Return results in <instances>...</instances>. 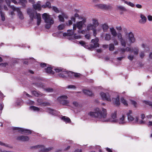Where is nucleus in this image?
<instances>
[{"label":"nucleus","instance_id":"obj_1","mask_svg":"<svg viewBox=\"0 0 152 152\" xmlns=\"http://www.w3.org/2000/svg\"><path fill=\"white\" fill-rule=\"evenodd\" d=\"M107 114V110L104 108L96 107L93 111L88 113V115L91 117L94 118L103 122H105V118Z\"/></svg>","mask_w":152,"mask_h":152},{"label":"nucleus","instance_id":"obj_2","mask_svg":"<svg viewBox=\"0 0 152 152\" xmlns=\"http://www.w3.org/2000/svg\"><path fill=\"white\" fill-rule=\"evenodd\" d=\"M56 71L59 73L58 74L59 76L62 78H68L70 77L73 78L74 77H78L81 75L80 73H74L71 72H68L65 69L62 68H58L56 69Z\"/></svg>","mask_w":152,"mask_h":152},{"label":"nucleus","instance_id":"obj_3","mask_svg":"<svg viewBox=\"0 0 152 152\" xmlns=\"http://www.w3.org/2000/svg\"><path fill=\"white\" fill-rule=\"evenodd\" d=\"M27 11L31 20H32L34 19H37V25L38 26L39 25L41 21L40 14L39 13L38 14L36 12L31 8L27 9Z\"/></svg>","mask_w":152,"mask_h":152},{"label":"nucleus","instance_id":"obj_4","mask_svg":"<svg viewBox=\"0 0 152 152\" xmlns=\"http://www.w3.org/2000/svg\"><path fill=\"white\" fill-rule=\"evenodd\" d=\"M42 17L45 23V28L47 29L49 28L54 23L53 18L51 15L46 13H44L42 15Z\"/></svg>","mask_w":152,"mask_h":152},{"label":"nucleus","instance_id":"obj_5","mask_svg":"<svg viewBox=\"0 0 152 152\" xmlns=\"http://www.w3.org/2000/svg\"><path fill=\"white\" fill-rule=\"evenodd\" d=\"M132 111L131 110H129L126 113V115L127 117L128 121L130 122L133 121L134 123H137L140 124H145V122L142 120H140L138 117H136L135 119L132 115Z\"/></svg>","mask_w":152,"mask_h":152},{"label":"nucleus","instance_id":"obj_6","mask_svg":"<svg viewBox=\"0 0 152 152\" xmlns=\"http://www.w3.org/2000/svg\"><path fill=\"white\" fill-rule=\"evenodd\" d=\"M63 36L64 37H67L69 40H72L74 39H80L81 36L80 35H76L75 34H74V32L72 30H68L67 33H64Z\"/></svg>","mask_w":152,"mask_h":152},{"label":"nucleus","instance_id":"obj_7","mask_svg":"<svg viewBox=\"0 0 152 152\" xmlns=\"http://www.w3.org/2000/svg\"><path fill=\"white\" fill-rule=\"evenodd\" d=\"M117 119V111L115 110L112 113L110 118H107V117L105 118L104 122H110L113 123H116Z\"/></svg>","mask_w":152,"mask_h":152},{"label":"nucleus","instance_id":"obj_8","mask_svg":"<svg viewBox=\"0 0 152 152\" xmlns=\"http://www.w3.org/2000/svg\"><path fill=\"white\" fill-rule=\"evenodd\" d=\"M67 98L68 97L66 95H63L59 97L57 100L60 104L63 105H66L69 102V101L66 100Z\"/></svg>","mask_w":152,"mask_h":152},{"label":"nucleus","instance_id":"obj_9","mask_svg":"<svg viewBox=\"0 0 152 152\" xmlns=\"http://www.w3.org/2000/svg\"><path fill=\"white\" fill-rule=\"evenodd\" d=\"M92 23L93 24L91 23L87 25L86 27L87 30L88 31L90 30H93L98 25L99 23L97 20L95 19L92 20Z\"/></svg>","mask_w":152,"mask_h":152},{"label":"nucleus","instance_id":"obj_10","mask_svg":"<svg viewBox=\"0 0 152 152\" xmlns=\"http://www.w3.org/2000/svg\"><path fill=\"white\" fill-rule=\"evenodd\" d=\"M99 94L102 99L103 100L109 102L111 101L110 96L108 93H104L103 92H101Z\"/></svg>","mask_w":152,"mask_h":152},{"label":"nucleus","instance_id":"obj_11","mask_svg":"<svg viewBox=\"0 0 152 152\" xmlns=\"http://www.w3.org/2000/svg\"><path fill=\"white\" fill-rule=\"evenodd\" d=\"M86 22V20L83 19L82 21L77 22L76 24H74L73 26V29L75 30L77 28L79 30H81L83 28Z\"/></svg>","mask_w":152,"mask_h":152},{"label":"nucleus","instance_id":"obj_12","mask_svg":"<svg viewBox=\"0 0 152 152\" xmlns=\"http://www.w3.org/2000/svg\"><path fill=\"white\" fill-rule=\"evenodd\" d=\"M34 148H39L40 151L43 152H48L52 150L53 148L52 147L45 148L44 145H38L34 146L32 147Z\"/></svg>","mask_w":152,"mask_h":152},{"label":"nucleus","instance_id":"obj_13","mask_svg":"<svg viewBox=\"0 0 152 152\" xmlns=\"http://www.w3.org/2000/svg\"><path fill=\"white\" fill-rule=\"evenodd\" d=\"M12 129L14 130H18L19 132H21V133L23 134L24 133L28 134H31V131L30 130H29L26 129H24L22 128H20L17 127H12Z\"/></svg>","mask_w":152,"mask_h":152},{"label":"nucleus","instance_id":"obj_14","mask_svg":"<svg viewBox=\"0 0 152 152\" xmlns=\"http://www.w3.org/2000/svg\"><path fill=\"white\" fill-rule=\"evenodd\" d=\"M127 122V121L126 119L125 116L123 115L117 119L116 123L120 125H124L126 124Z\"/></svg>","mask_w":152,"mask_h":152},{"label":"nucleus","instance_id":"obj_15","mask_svg":"<svg viewBox=\"0 0 152 152\" xmlns=\"http://www.w3.org/2000/svg\"><path fill=\"white\" fill-rule=\"evenodd\" d=\"M99 40V39L97 37L95 39H92L91 42L93 44L90 45L91 48H93L99 47V44L98 43Z\"/></svg>","mask_w":152,"mask_h":152},{"label":"nucleus","instance_id":"obj_16","mask_svg":"<svg viewBox=\"0 0 152 152\" xmlns=\"http://www.w3.org/2000/svg\"><path fill=\"white\" fill-rule=\"evenodd\" d=\"M58 68H61V67H57L56 68L53 67H52L50 66H48L45 69V71L47 73L54 74V73L53 70H54L56 72H57L56 70V69Z\"/></svg>","mask_w":152,"mask_h":152},{"label":"nucleus","instance_id":"obj_17","mask_svg":"<svg viewBox=\"0 0 152 152\" xmlns=\"http://www.w3.org/2000/svg\"><path fill=\"white\" fill-rule=\"evenodd\" d=\"M0 66L3 69H5V72H8L7 70L12 67V66L10 64L7 63H0Z\"/></svg>","mask_w":152,"mask_h":152},{"label":"nucleus","instance_id":"obj_18","mask_svg":"<svg viewBox=\"0 0 152 152\" xmlns=\"http://www.w3.org/2000/svg\"><path fill=\"white\" fill-rule=\"evenodd\" d=\"M126 35L128 36V39L130 43H133L135 41V39L133 34L131 32H129L128 35L127 33H126Z\"/></svg>","mask_w":152,"mask_h":152},{"label":"nucleus","instance_id":"obj_19","mask_svg":"<svg viewBox=\"0 0 152 152\" xmlns=\"http://www.w3.org/2000/svg\"><path fill=\"white\" fill-rule=\"evenodd\" d=\"M117 35L118 40L121 42V45L122 46L125 47L126 46V42L124 39H123L121 34L120 33H118L117 34Z\"/></svg>","mask_w":152,"mask_h":152},{"label":"nucleus","instance_id":"obj_20","mask_svg":"<svg viewBox=\"0 0 152 152\" xmlns=\"http://www.w3.org/2000/svg\"><path fill=\"white\" fill-rule=\"evenodd\" d=\"M12 9L14 11H16L18 14V15L21 19H23L24 18V17L22 12L20 11V10L19 8L15 7H13Z\"/></svg>","mask_w":152,"mask_h":152},{"label":"nucleus","instance_id":"obj_21","mask_svg":"<svg viewBox=\"0 0 152 152\" xmlns=\"http://www.w3.org/2000/svg\"><path fill=\"white\" fill-rule=\"evenodd\" d=\"M17 140L23 142L28 141L29 140V138L27 136L21 135L18 137Z\"/></svg>","mask_w":152,"mask_h":152},{"label":"nucleus","instance_id":"obj_22","mask_svg":"<svg viewBox=\"0 0 152 152\" xmlns=\"http://www.w3.org/2000/svg\"><path fill=\"white\" fill-rule=\"evenodd\" d=\"M33 7L34 9L36 10L40 11L41 9V2L38 1L36 4H33Z\"/></svg>","mask_w":152,"mask_h":152},{"label":"nucleus","instance_id":"obj_23","mask_svg":"<svg viewBox=\"0 0 152 152\" xmlns=\"http://www.w3.org/2000/svg\"><path fill=\"white\" fill-rule=\"evenodd\" d=\"M39 104L43 106H49L50 103L48 102H43V100L41 99H38L37 100Z\"/></svg>","mask_w":152,"mask_h":152},{"label":"nucleus","instance_id":"obj_24","mask_svg":"<svg viewBox=\"0 0 152 152\" xmlns=\"http://www.w3.org/2000/svg\"><path fill=\"white\" fill-rule=\"evenodd\" d=\"M6 16L5 13L2 11L1 9H0V19L2 21L5 20Z\"/></svg>","mask_w":152,"mask_h":152},{"label":"nucleus","instance_id":"obj_25","mask_svg":"<svg viewBox=\"0 0 152 152\" xmlns=\"http://www.w3.org/2000/svg\"><path fill=\"white\" fill-rule=\"evenodd\" d=\"M46 111L54 115H56L57 114V112L56 110L49 108H47Z\"/></svg>","mask_w":152,"mask_h":152},{"label":"nucleus","instance_id":"obj_26","mask_svg":"<svg viewBox=\"0 0 152 152\" xmlns=\"http://www.w3.org/2000/svg\"><path fill=\"white\" fill-rule=\"evenodd\" d=\"M112 101L117 106L120 104V102L119 101V98L118 96L117 95L115 98H112Z\"/></svg>","mask_w":152,"mask_h":152},{"label":"nucleus","instance_id":"obj_27","mask_svg":"<svg viewBox=\"0 0 152 152\" xmlns=\"http://www.w3.org/2000/svg\"><path fill=\"white\" fill-rule=\"evenodd\" d=\"M140 18L141 19L139 20V23L141 24L145 23L146 22L147 20L146 17L143 15L141 14Z\"/></svg>","mask_w":152,"mask_h":152},{"label":"nucleus","instance_id":"obj_28","mask_svg":"<svg viewBox=\"0 0 152 152\" xmlns=\"http://www.w3.org/2000/svg\"><path fill=\"white\" fill-rule=\"evenodd\" d=\"M61 119L66 123H70L71 122L70 119L69 118L67 117L62 116L61 117Z\"/></svg>","mask_w":152,"mask_h":152},{"label":"nucleus","instance_id":"obj_29","mask_svg":"<svg viewBox=\"0 0 152 152\" xmlns=\"http://www.w3.org/2000/svg\"><path fill=\"white\" fill-rule=\"evenodd\" d=\"M64 18H67V16L65 14L63 13L62 15H60L58 16V18L60 21L61 22L64 21Z\"/></svg>","mask_w":152,"mask_h":152},{"label":"nucleus","instance_id":"obj_30","mask_svg":"<svg viewBox=\"0 0 152 152\" xmlns=\"http://www.w3.org/2000/svg\"><path fill=\"white\" fill-rule=\"evenodd\" d=\"M98 6L100 8L104 9H109L111 7L110 6L107 5L105 4H100L98 5Z\"/></svg>","mask_w":152,"mask_h":152},{"label":"nucleus","instance_id":"obj_31","mask_svg":"<svg viewBox=\"0 0 152 152\" xmlns=\"http://www.w3.org/2000/svg\"><path fill=\"white\" fill-rule=\"evenodd\" d=\"M19 2H18V4H19L22 5L23 7H25L26 4L27 3V1L26 0H18Z\"/></svg>","mask_w":152,"mask_h":152},{"label":"nucleus","instance_id":"obj_32","mask_svg":"<svg viewBox=\"0 0 152 152\" xmlns=\"http://www.w3.org/2000/svg\"><path fill=\"white\" fill-rule=\"evenodd\" d=\"M83 92L84 94L89 96H91L93 95L92 92L88 90H84L83 91Z\"/></svg>","mask_w":152,"mask_h":152},{"label":"nucleus","instance_id":"obj_33","mask_svg":"<svg viewBox=\"0 0 152 152\" xmlns=\"http://www.w3.org/2000/svg\"><path fill=\"white\" fill-rule=\"evenodd\" d=\"M110 31L111 34L113 37H115L117 36V33L115 29L113 28H110Z\"/></svg>","mask_w":152,"mask_h":152},{"label":"nucleus","instance_id":"obj_34","mask_svg":"<svg viewBox=\"0 0 152 152\" xmlns=\"http://www.w3.org/2000/svg\"><path fill=\"white\" fill-rule=\"evenodd\" d=\"M132 52H134L135 55H137L138 53L139 49L137 47H134L131 49Z\"/></svg>","mask_w":152,"mask_h":152},{"label":"nucleus","instance_id":"obj_35","mask_svg":"<svg viewBox=\"0 0 152 152\" xmlns=\"http://www.w3.org/2000/svg\"><path fill=\"white\" fill-rule=\"evenodd\" d=\"M32 94L33 95L36 96H42V94H40V92H37L36 91H33L32 92Z\"/></svg>","mask_w":152,"mask_h":152},{"label":"nucleus","instance_id":"obj_36","mask_svg":"<svg viewBox=\"0 0 152 152\" xmlns=\"http://www.w3.org/2000/svg\"><path fill=\"white\" fill-rule=\"evenodd\" d=\"M102 28L103 29V31L104 32H106L107 31V29H108L109 27L105 23L102 25Z\"/></svg>","mask_w":152,"mask_h":152},{"label":"nucleus","instance_id":"obj_37","mask_svg":"<svg viewBox=\"0 0 152 152\" xmlns=\"http://www.w3.org/2000/svg\"><path fill=\"white\" fill-rule=\"evenodd\" d=\"M30 109L31 110H33L34 111H39L40 110L39 108L34 106L30 107Z\"/></svg>","mask_w":152,"mask_h":152},{"label":"nucleus","instance_id":"obj_38","mask_svg":"<svg viewBox=\"0 0 152 152\" xmlns=\"http://www.w3.org/2000/svg\"><path fill=\"white\" fill-rule=\"evenodd\" d=\"M111 38V36L110 34H107L105 35V39L106 40H109Z\"/></svg>","mask_w":152,"mask_h":152},{"label":"nucleus","instance_id":"obj_39","mask_svg":"<svg viewBox=\"0 0 152 152\" xmlns=\"http://www.w3.org/2000/svg\"><path fill=\"white\" fill-rule=\"evenodd\" d=\"M75 19L74 17H72L71 18V20H69L68 21L69 25H71L72 24L73 22H75Z\"/></svg>","mask_w":152,"mask_h":152},{"label":"nucleus","instance_id":"obj_40","mask_svg":"<svg viewBox=\"0 0 152 152\" xmlns=\"http://www.w3.org/2000/svg\"><path fill=\"white\" fill-rule=\"evenodd\" d=\"M0 145H1V146H3L5 147L9 148H11L10 146L8 144L4 143L0 141Z\"/></svg>","mask_w":152,"mask_h":152},{"label":"nucleus","instance_id":"obj_41","mask_svg":"<svg viewBox=\"0 0 152 152\" xmlns=\"http://www.w3.org/2000/svg\"><path fill=\"white\" fill-rule=\"evenodd\" d=\"M22 103V100L21 99H19L16 100L15 104L16 105L19 106Z\"/></svg>","mask_w":152,"mask_h":152},{"label":"nucleus","instance_id":"obj_42","mask_svg":"<svg viewBox=\"0 0 152 152\" xmlns=\"http://www.w3.org/2000/svg\"><path fill=\"white\" fill-rule=\"evenodd\" d=\"M124 2L126 4L132 7H134L135 6L134 4L133 3H132L131 2H128V1H124Z\"/></svg>","mask_w":152,"mask_h":152},{"label":"nucleus","instance_id":"obj_43","mask_svg":"<svg viewBox=\"0 0 152 152\" xmlns=\"http://www.w3.org/2000/svg\"><path fill=\"white\" fill-rule=\"evenodd\" d=\"M143 103H145L146 104L152 107V102L148 101H143Z\"/></svg>","mask_w":152,"mask_h":152},{"label":"nucleus","instance_id":"obj_44","mask_svg":"<svg viewBox=\"0 0 152 152\" xmlns=\"http://www.w3.org/2000/svg\"><path fill=\"white\" fill-rule=\"evenodd\" d=\"M115 47L113 44H110L109 45V50L110 51H113Z\"/></svg>","mask_w":152,"mask_h":152},{"label":"nucleus","instance_id":"obj_45","mask_svg":"<svg viewBox=\"0 0 152 152\" xmlns=\"http://www.w3.org/2000/svg\"><path fill=\"white\" fill-rule=\"evenodd\" d=\"M121 102L125 105H128L126 101L125 100L124 98H122L121 99Z\"/></svg>","mask_w":152,"mask_h":152},{"label":"nucleus","instance_id":"obj_46","mask_svg":"<svg viewBox=\"0 0 152 152\" xmlns=\"http://www.w3.org/2000/svg\"><path fill=\"white\" fill-rule=\"evenodd\" d=\"M66 88H69V89L71 88V89H75L76 88V87L74 85H69V86H67L66 87Z\"/></svg>","mask_w":152,"mask_h":152},{"label":"nucleus","instance_id":"obj_47","mask_svg":"<svg viewBox=\"0 0 152 152\" xmlns=\"http://www.w3.org/2000/svg\"><path fill=\"white\" fill-rule=\"evenodd\" d=\"M35 85L37 87L41 88H43L44 86L42 83H36Z\"/></svg>","mask_w":152,"mask_h":152},{"label":"nucleus","instance_id":"obj_48","mask_svg":"<svg viewBox=\"0 0 152 152\" xmlns=\"http://www.w3.org/2000/svg\"><path fill=\"white\" fill-rule=\"evenodd\" d=\"M65 25L64 24L59 25L58 26V29L59 30H61L65 28Z\"/></svg>","mask_w":152,"mask_h":152},{"label":"nucleus","instance_id":"obj_49","mask_svg":"<svg viewBox=\"0 0 152 152\" xmlns=\"http://www.w3.org/2000/svg\"><path fill=\"white\" fill-rule=\"evenodd\" d=\"M119 50L122 54H124L126 51V49L124 48H119Z\"/></svg>","mask_w":152,"mask_h":152},{"label":"nucleus","instance_id":"obj_50","mask_svg":"<svg viewBox=\"0 0 152 152\" xmlns=\"http://www.w3.org/2000/svg\"><path fill=\"white\" fill-rule=\"evenodd\" d=\"M45 90L48 92H53V89L52 88H48L45 89Z\"/></svg>","mask_w":152,"mask_h":152},{"label":"nucleus","instance_id":"obj_51","mask_svg":"<svg viewBox=\"0 0 152 152\" xmlns=\"http://www.w3.org/2000/svg\"><path fill=\"white\" fill-rule=\"evenodd\" d=\"M134 58V56L133 55H130L128 57V58L130 61H132Z\"/></svg>","mask_w":152,"mask_h":152},{"label":"nucleus","instance_id":"obj_52","mask_svg":"<svg viewBox=\"0 0 152 152\" xmlns=\"http://www.w3.org/2000/svg\"><path fill=\"white\" fill-rule=\"evenodd\" d=\"M8 7H10L11 1L10 0H4Z\"/></svg>","mask_w":152,"mask_h":152},{"label":"nucleus","instance_id":"obj_53","mask_svg":"<svg viewBox=\"0 0 152 152\" xmlns=\"http://www.w3.org/2000/svg\"><path fill=\"white\" fill-rule=\"evenodd\" d=\"M118 8L121 10L125 11L126 10V9L124 7L122 6H118Z\"/></svg>","mask_w":152,"mask_h":152},{"label":"nucleus","instance_id":"obj_54","mask_svg":"<svg viewBox=\"0 0 152 152\" xmlns=\"http://www.w3.org/2000/svg\"><path fill=\"white\" fill-rule=\"evenodd\" d=\"M130 102L132 104L134 105L135 107H136L137 105V102H136L133 100H131Z\"/></svg>","mask_w":152,"mask_h":152},{"label":"nucleus","instance_id":"obj_55","mask_svg":"<svg viewBox=\"0 0 152 152\" xmlns=\"http://www.w3.org/2000/svg\"><path fill=\"white\" fill-rule=\"evenodd\" d=\"M53 10L55 11L56 12L58 13L59 12V11L58 9V8L55 7H53Z\"/></svg>","mask_w":152,"mask_h":152},{"label":"nucleus","instance_id":"obj_56","mask_svg":"<svg viewBox=\"0 0 152 152\" xmlns=\"http://www.w3.org/2000/svg\"><path fill=\"white\" fill-rule=\"evenodd\" d=\"M79 43L80 45H82V46H84L85 48H86V45L84 46L85 44V42L81 41L79 42Z\"/></svg>","mask_w":152,"mask_h":152},{"label":"nucleus","instance_id":"obj_57","mask_svg":"<svg viewBox=\"0 0 152 152\" xmlns=\"http://www.w3.org/2000/svg\"><path fill=\"white\" fill-rule=\"evenodd\" d=\"M46 4L48 7L49 8L51 7V4L48 1L46 2Z\"/></svg>","mask_w":152,"mask_h":152},{"label":"nucleus","instance_id":"obj_58","mask_svg":"<svg viewBox=\"0 0 152 152\" xmlns=\"http://www.w3.org/2000/svg\"><path fill=\"white\" fill-rule=\"evenodd\" d=\"M145 55L143 52H142L140 53V56L141 58H142Z\"/></svg>","mask_w":152,"mask_h":152},{"label":"nucleus","instance_id":"obj_59","mask_svg":"<svg viewBox=\"0 0 152 152\" xmlns=\"http://www.w3.org/2000/svg\"><path fill=\"white\" fill-rule=\"evenodd\" d=\"M93 31L94 35V37H96V28H95L94 29Z\"/></svg>","mask_w":152,"mask_h":152},{"label":"nucleus","instance_id":"obj_60","mask_svg":"<svg viewBox=\"0 0 152 152\" xmlns=\"http://www.w3.org/2000/svg\"><path fill=\"white\" fill-rule=\"evenodd\" d=\"M34 102L31 100H29L27 102V103L29 104H33L34 103Z\"/></svg>","mask_w":152,"mask_h":152},{"label":"nucleus","instance_id":"obj_61","mask_svg":"<svg viewBox=\"0 0 152 152\" xmlns=\"http://www.w3.org/2000/svg\"><path fill=\"white\" fill-rule=\"evenodd\" d=\"M148 18L149 21H152V16L149 15L148 16Z\"/></svg>","mask_w":152,"mask_h":152},{"label":"nucleus","instance_id":"obj_62","mask_svg":"<svg viewBox=\"0 0 152 152\" xmlns=\"http://www.w3.org/2000/svg\"><path fill=\"white\" fill-rule=\"evenodd\" d=\"M40 66L42 67H44L46 66V64L44 63H41L40 64Z\"/></svg>","mask_w":152,"mask_h":152},{"label":"nucleus","instance_id":"obj_63","mask_svg":"<svg viewBox=\"0 0 152 152\" xmlns=\"http://www.w3.org/2000/svg\"><path fill=\"white\" fill-rule=\"evenodd\" d=\"M73 104L76 107H77L78 105V103L76 102H73Z\"/></svg>","mask_w":152,"mask_h":152},{"label":"nucleus","instance_id":"obj_64","mask_svg":"<svg viewBox=\"0 0 152 152\" xmlns=\"http://www.w3.org/2000/svg\"><path fill=\"white\" fill-rule=\"evenodd\" d=\"M136 6L138 8H141L142 7V5L140 4H137L136 5Z\"/></svg>","mask_w":152,"mask_h":152}]
</instances>
